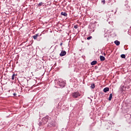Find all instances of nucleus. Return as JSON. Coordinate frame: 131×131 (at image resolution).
Returning <instances> with one entry per match:
<instances>
[{
  "label": "nucleus",
  "mask_w": 131,
  "mask_h": 131,
  "mask_svg": "<svg viewBox=\"0 0 131 131\" xmlns=\"http://www.w3.org/2000/svg\"><path fill=\"white\" fill-rule=\"evenodd\" d=\"M81 96V94L79 92H73L72 93V96L74 99H76L78 98V97H80Z\"/></svg>",
  "instance_id": "7ed1b4c3"
},
{
  "label": "nucleus",
  "mask_w": 131,
  "mask_h": 131,
  "mask_svg": "<svg viewBox=\"0 0 131 131\" xmlns=\"http://www.w3.org/2000/svg\"><path fill=\"white\" fill-rule=\"evenodd\" d=\"M100 61H105V57H104L103 56L101 55L100 56Z\"/></svg>",
  "instance_id": "9b49d317"
},
{
  "label": "nucleus",
  "mask_w": 131,
  "mask_h": 131,
  "mask_svg": "<svg viewBox=\"0 0 131 131\" xmlns=\"http://www.w3.org/2000/svg\"><path fill=\"white\" fill-rule=\"evenodd\" d=\"M104 93H107V92H109V88L106 87L103 89Z\"/></svg>",
  "instance_id": "1a4fd4ad"
},
{
  "label": "nucleus",
  "mask_w": 131,
  "mask_h": 131,
  "mask_svg": "<svg viewBox=\"0 0 131 131\" xmlns=\"http://www.w3.org/2000/svg\"><path fill=\"white\" fill-rule=\"evenodd\" d=\"M74 28H75V29H77V28H78V26H77V25H75L74 26Z\"/></svg>",
  "instance_id": "6ab92c4d"
},
{
  "label": "nucleus",
  "mask_w": 131,
  "mask_h": 131,
  "mask_svg": "<svg viewBox=\"0 0 131 131\" xmlns=\"http://www.w3.org/2000/svg\"><path fill=\"white\" fill-rule=\"evenodd\" d=\"M101 3H102L103 5H105L106 2L105 1V0H101Z\"/></svg>",
  "instance_id": "412c9836"
},
{
  "label": "nucleus",
  "mask_w": 131,
  "mask_h": 131,
  "mask_svg": "<svg viewBox=\"0 0 131 131\" xmlns=\"http://www.w3.org/2000/svg\"><path fill=\"white\" fill-rule=\"evenodd\" d=\"M49 120H50V118L49 117V116H46L42 119V122H39L38 125L39 126L40 125H43V124H46L47 122H49Z\"/></svg>",
  "instance_id": "f257e3e1"
},
{
  "label": "nucleus",
  "mask_w": 131,
  "mask_h": 131,
  "mask_svg": "<svg viewBox=\"0 0 131 131\" xmlns=\"http://www.w3.org/2000/svg\"><path fill=\"white\" fill-rule=\"evenodd\" d=\"M66 51H62L60 53L59 56H60V57H63V56H65V55H66Z\"/></svg>",
  "instance_id": "423d86ee"
},
{
  "label": "nucleus",
  "mask_w": 131,
  "mask_h": 131,
  "mask_svg": "<svg viewBox=\"0 0 131 131\" xmlns=\"http://www.w3.org/2000/svg\"><path fill=\"white\" fill-rule=\"evenodd\" d=\"M106 55L105 53H104V55Z\"/></svg>",
  "instance_id": "cd10ccee"
},
{
  "label": "nucleus",
  "mask_w": 131,
  "mask_h": 131,
  "mask_svg": "<svg viewBox=\"0 0 131 131\" xmlns=\"http://www.w3.org/2000/svg\"><path fill=\"white\" fill-rule=\"evenodd\" d=\"M123 88H124V86H122V87H121V88L120 89V92H123Z\"/></svg>",
  "instance_id": "a211bd4d"
},
{
  "label": "nucleus",
  "mask_w": 131,
  "mask_h": 131,
  "mask_svg": "<svg viewBox=\"0 0 131 131\" xmlns=\"http://www.w3.org/2000/svg\"><path fill=\"white\" fill-rule=\"evenodd\" d=\"M127 116H128V117H131V115L129 114H127Z\"/></svg>",
  "instance_id": "4be33fe9"
},
{
  "label": "nucleus",
  "mask_w": 131,
  "mask_h": 131,
  "mask_svg": "<svg viewBox=\"0 0 131 131\" xmlns=\"http://www.w3.org/2000/svg\"><path fill=\"white\" fill-rule=\"evenodd\" d=\"M91 89H95V83L91 84Z\"/></svg>",
  "instance_id": "2eb2a0df"
},
{
  "label": "nucleus",
  "mask_w": 131,
  "mask_h": 131,
  "mask_svg": "<svg viewBox=\"0 0 131 131\" xmlns=\"http://www.w3.org/2000/svg\"><path fill=\"white\" fill-rule=\"evenodd\" d=\"M125 6H127V4H125Z\"/></svg>",
  "instance_id": "a878e982"
},
{
  "label": "nucleus",
  "mask_w": 131,
  "mask_h": 131,
  "mask_svg": "<svg viewBox=\"0 0 131 131\" xmlns=\"http://www.w3.org/2000/svg\"><path fill=\"white\" fill-rule=\"evenodd\" d=\"M42 5H44L43 3L40 2L38 4H37V6L38 7H41V6H42Z\"/></svg>",
  "instance_id": "4468645a"
},
{
  "label": "nucleus",
  "mask_w": 131,
  "mask_h": 131,
  "mask_svg": "<svg viewBox=\"0 0 131 131\" xmlns=\"http://www.w3.org/2000/svg\"><path fill=\"white\" fill-rule=\"evenodd\" d=\"M15 76H16V74H13L12 76V80H14L15 79Z\"/></svg>",
  "instance_id": "dca6fc26"
},
{
  "label": "nucleus",
  "mask_w": 131,
  "mask_h": 131,
  "mask_svg": "<svg viewBox=\"0 0 131 131\" xmlns=\"http://www.w3.org/2000/svg\"><path fill=\"white\" fill-rule=\"evenodd\" d=\"M13 96H17V94L14 93V94H13Z\"/></svg>",
  "instance_id": "b1692460"
},
{
  "label": "nucleus",
  "mask_w": 131,
  "mask_h": 131,
  "mask_svg": "<svg viewBox=\"0 0 131 131\" xmlns=\"http://www.w3.org/2000/svg\"><path fill=\"white\" fill-rule=\"evenodd\" d=\"M57 84H58L61 88H64L66 83L62 79H60L58 80Z\"/></svg>",
  "instance_id": "f03ea898"
},
{
  "label": "nucleus",
  "mask_w": 131,
  "mask_h": 131,
  "mask_svg": "<svg viewBox=\"0 0 131 131\" xmlns=\"http://www.w3.org/2000/svg\"><path fill=\"white\" fill-rule=\"evenodd\" d=\"M93 38V37L92 36H89L87 38L88 40H90V39H92Z\"/></svg>",
  "instance_id": "aec40b11"
},
{
  "label": "nucleus",
  "mask_w": 131,
  "mask_h": 131,
  "mask_svg": "<svg viewBox=\"0 0 131 131\" xmlns=\"http://www.w3.org/2000/svg\"><path fill=\"white\" fill-rule=\"evenodd\" d=\"M38 36H41V34L39 35V34H36L35 35L33 36V38L34 39H37V37H38Z\"/></svg>",
  "instance_id": "0eeeda50"
},
{
  "label": "nucleus",
  "mask_w": 131,
  "mask_h": 131,
  "mask_svg": "<svg viewBox=\"0 0 131 131\" xmlns=\"http://www.w3.org/2000/svg\"><path fill=\"white\" fill-rule=\"evenodd\" d=\"M32 1H33V2H35V0H30V2H32Z\"/></svg>",
  "instance_id": "393cba45"
},
{
  "label": "nucleus",
  "mask_w": 131,
  "mask_h": 131,
  "mask_svg": "<svg viewBox=\"0 0 131 131\" xmlns=\"http://www.w3.org/2000/svg\"><path fill=\"white\" fill-rule=\"evenodd\" d=\"M60 46L61 47H62V46H63V42H61L60 44Z\"/></svg>",
  "instance_id": "5701e85b"
},
{
  "label": "nucleus",
  "mask_w": 131,
  "mask_h": 131,
  "mask_svg": "<svg viewBox=\"0 0 131 131\" xmlns=\"http://www.w3.org/2000/svg\"><path fill=\"white\" fill-rule=\"evenodd\" d=\"M121 58H122V59H125V54H121Z\"/></svg>",
  "instance_id": "f3484780"
},
{
  "label": "nucleus",
  "mask_w": 131,
  "mask_h": 131,
  "mask_svg": "<svg viewBox=\"0 0 131 131\" xmlns=\"http://www.w3.org/2000/svg\"><path fill=\"white\" fill-rule=\"evenodd\" d=\"M112 12H113V10H112Z\"/></svg>",
  "instance_id": "bb28decb"
},
{
  "label": "nucleus",
  "mask_w": 131,
  "mask_h": 131,
  "mask_svg": "<svg viewBox=\"0 0 131 131\" xmlns=\"http://www.w3.org/2000/svg\"><path fill=\"white\" fill-rule=\"evenodd\" d=\"M60 15H61V16H64V17H67L68 14L66 12H61Z\"/></svg>",
  "instance_id": "6e6552de"
},
{
  "label": "nucleus",
  "mask_w": 131,
  "mask_h": 131,
  "mask_svg": "<svg viewBox=\"0 0 131 131\" xmlns=\"http://www.w3.org/2000/svg\"><path fill=\"white\" fill-rule=\"evenodd\" d=\"M96 29V24L95 23L91 24L90 26L89 31L90 32H94Z\"/></svg>",
  "instance_id": "20e7f679"
},
{
  "label": "nucleus",
  "mask_w": 131,
  "mask_h": 131,
  "mask_svg": "<svg viewBox=\"0 0 131 131\" xmlns=\"http://www.w3.org/2000/svg\"><path fill=\"white\" fill-rule=\"evenodd\" d=\"M97 62L96 60H94L92 61V62L91 63L92 66H94V65H96V64H97Z\"/></svg>",
  "instance_id": "9d476101"
},
{
  "label": "nucleus",
  "mask_w": 131,
  "mask_h": 131,
  "mask_svg": "<svg viewBox=\"0 0 131 131\" xmlns=\"http://www.w3.org/2000/svg\"><path fill=\"white\" fill-rule=\"evenodd\" d=\"M112 97H113V94L112 93L110 94V97L108 98V101H111L112 100Z\"/></svg>",
  "instance_id": "ddd939ff"
},
{
  "label": "nucleus",
  "mask_w": 131,
  "mask_h": 131,
  "mask_svg": "<svg viewBox=\"0 0 131 131\" xmlns=\"http://www.w3.org/2000/svg\"><path fill=\"white\" fill-rule=\"evenodd\" d=\"M114 42L117 46H119L120 45V42L117 40H115Z\"/></svg>",
  "instance_id": "f8f14e48"
},
{
  "label": "nucleus",
  "mask_w": 131,
  "mask_h": 131,
  "mask_svg": "<svg viewBox=\"0 0 131 131\" xmlns=\"http://www.w3.org/2000/svg\"><path fill=\"white\" fill-rule=\"evenodd\" d=\"M48 126H49V127H52V126H54V122H53V120H52V119H51V118H49Z\"/></svg>",
  "instance_id": "39448f33"
}]
</instances>
